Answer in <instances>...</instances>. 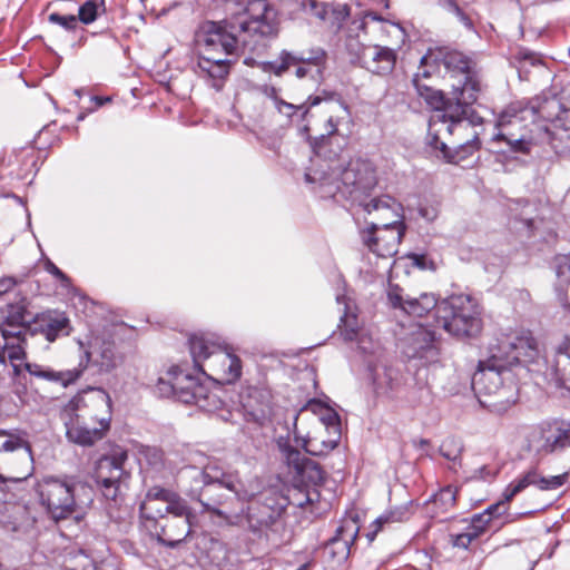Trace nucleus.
<instances>
[{
    "instance_id": "09e8293b",
    "label": "nucleus",
    "mask_w": 570,
    "mask_h": 570,
    "mask_svg": "<svg viewBox=\"0 0 570 570\" xmlns=\"http://www.w3.org/2000/svg\"><path fill=\"white\" fill-rule=\"evenodd\" d=\"M27 305L26 298H21L14 304H9L2 323L28 324V321L26 320Z\"/></svg>"
},
{
    "instance_id": "6e6d98bb",
    "label": "nucleus",
    "mask_w": 570,
    "mask_h": 570,
    "mask_svg": "<svg viewBox=\"0 0 570 570\" xmlns=\"http://www.w3.org/2000/svg\"><path fill=\"white\" fill-rule=\"evenodd\" d=\"M302 8L305 12L314 17L326 20L328 16V3L318 2L317 0H302Z\"/></svg>"
},
{
    "instance_id": "ddd939ff",
    "label": "nucleus",
    "mask_w": 570,
    "mask_h": 570,
    "mask_svg": "<svg viewBox=\"0 0 570 570\" xmlns=\"http://www.w3.org/2000/svg\"><path fill=\"white\" fill-rule=\"evenodd\" d=\"M185 501L171 490L161 487L150 488L139 507L145 528L157 530V523L171 512H180Z\"/></svg>"
},
{
    "instance_id": "13d9d810",
    "label": "nucleus",
    "mask_w": 570,
    "mask_h": 570,
    "mask_svg": "<svg viewBox=\"0 0 570 570\" xmlns=\"http://www.w3.org/2000/svg\"><path fill=\"white\" fill-rule=\"evenodd\" d=\"M24 342H7L3 345L6 351V360L9 358L11 363L17 361H22L26 357V352L23 347Z\"/></svg>"
},
{
    "instance_id": "f257e3e1",
    "label": "nucleus",
    "mask_w": 570,
    "mask_h": 570,
    "mask_svg": "<svg viewBox=\"0 0 570 570\" xmlns=\"http://www.w3.org/2000/svg\"><path fill=\"white\" fill-rule=\"evenodd\" d=\"M195 492L205 511L227 522L243 512L244 503L254 495L244 489L237 472H227L214 461L195 469Z\"/></svg>"
},
{
    "instance_id": "052dcab7",
    "label": "nucleus",
    "mask_w": 570,
    "mask_h": 570,
    "mask_svg": "<svg viewBox=\"0 0 570 570\" xmlns=\"http://www.w3.org/2000/svg\"><path fill=\"white\" fill-rule=\"evenodd\" d=\"M140 454L153 468H158L163 464L164 453L158 448L146 446L140 451Z\"/></svg>"
},
{
    "instance_id": "f8f14e48",
    "label": "nucleus",
    "mask_w": 570,
    "mask_h": 570,
    "mask_svg": "<svg viewBox=\"0 0 570 570\" xmlns=\"http://www.w3.org/2000/svg\"><path fill=\"white\" fill-rule=\"evenodd\" d=\"M31 452L20 438H11L0 445V481L21 483L31 474Z\"/></svg>"
},
{
    "instance_id": "69168bd1",
    "label": "nucleus",
    "mask_w": 570,
    "mask_h": 570,
    "mask_svg": "<svg viewBox=\"0 0 570 570\" xmlns=\"http://www.w3.org/2000/svg\"><path fill=\"white\" fill-rule=\"evenodd\" d=\"M276 109L286 115L287 117H292L296 110L302 109V106H295L293 104H288L284 100H276Z\"/></svg>"
},
{
    "instance_id": "8fccbe9b",
    "label": "nucleus",
    "mask_w": 570,
    "mask_h": 570,
    "mask_svg": "<svg viewBox=\"0 0 570 570\" xmlns=\"http://www.w3.org/2000/svg\"><path fill=\"white\" fill-rule=\"evenodd\" d=\"M340 328L345 341L357 338L358 322L356 315L345 309L344 315L341 317Z\"/></svg>"
},
{
    "instance_id": "774afa93",
    "label": "nucleus",
    "mask_w": 570,
    "mask_h": 570,
    "mask_svg": "<svg viewBox=\"0 0 570 570\" xmlns=\"http://www.w3.org/2000/svg\"><path fill=\"white\" fill-rule=\"evenodd\" d=\"M494 475H495L494 471L490 470L487 465H483L474 471V474L472 478L485 480V479L493 478Z\"/></svg>"
},
{
    "instance_id": "2eb2a0df",
    "label": "nucleus",
    "mask_w": 570,
    "mask_h": 570,
    "mask_svg": "<svg viewBox=\"0 0 570 570\" xmlns=\"http://www.w3.org/2000/svg\"><path fill=\"white\" fill-rule=\"evenodd\" d=\"M311 106L325 102L323 107L324 122L322 126V142L314 146L317 158L323 156L325 136L330 137L338 134V127L350 119V109L342 100L341 96L334 91H322L317 96L308 97Z\"/></svg>"
},
{
    "instance_id": "6e6552de",
    "label": "nucleus",
    "mask_w": 570,
    "mask_h": 570,
    "mask_svg": "<svg viewBox=\"0 0 570 570\" xmlns=\"http://www.w3.org/2000/svg\"><path fill=\"white\" fill-rule=\"evenodd\" d=\"M382 32L390 38L396 47L404 43L406 33L404 29L394 22H390L373 11H366L361 19L352 21L345 41V47L348 53L360 63L363 58V52L372 46L365 43V37L368 32Z\"/></svg>"
},
{
    "instance_id": "de8ad7c7",
    "label": "nucleus",
    "mask_w": 570,
    "mask_h": 570,
    "mask_svg": "<svg viewBox=\"0 0 570 570\" xmlns=\"http://www.w3.org/2000/svg\"><path fill=\"white\" fill-rule=\"evenodd\" d=\"M0 332L4 340V343L7 342H26V335L29 332V325L28 324H19V323H0Z\"/></svg>"
},
{
    "instance_id": "6ab92c4d",
    "label": "nucleus",
    "mask_w": 570,
    "mask_h": 570,
    "mask_svg": "<svg viewBox=\"0 0 570 570\" xmlns=\"http://www.w3.org/2000/svg\"><path fill=\"white\" fill-rule=\"evenodd\" d=\"M245 13L248 20H236L243 33L267 37L276 32V13L266 0L249 1Z\"/></svg>"
},
{
    "instance_id": "f3484780",
    "label": "nucleus",
    "mask_w": 570,
    "mask_h": 570,
    "mask_svg": "<svg viewBox=\"0 0 570 570\" xmlns=\"http://www.w3.org/2000/svg\"><path fill=\"white\" fill-rule=\"evenodd\" d=\"M497 350L494 354H498L499 360L508 366L533 363L540 356L535 338L530 332L524 331L501 340Z\"/></svg>"
},
{
    "instance_id": "e2e57ef3",
    "label": "nucleus",
    "mask_w": 570,
    "mask_h": 570,
    "mask_svg": "<svg viewBox=\"0 0 570 570\" xmlns=\"http://www.w3.org/2000/svg\"><path fill=\"white\" fill-rule=\"evenodd\" d=\"M503 499H505V498L503 497ZM507 502H508L507 500H503L502 502H498L495 504H492L484 512L475 514L474 517H481L482 515V519H483V521L485 523V530H487L489 524H490V522H491V520H492V517L494 514L500 515L503 512H505V509H507L505 508V503Z\"/></svg>"
},
{
    "instance_id": "4c0bfd02",
    "label": "nucleus",
    "mask_w": 570,
    "mask_h": 570,
    "mask_svg": "<svg viewBox=\"0 0 570 570\" xmlns=\"http://www.w3.org/2000/svg\"><path fill=\"white\" fill-rule=\"evenodd\" d=\"M546 374L558 387L570 391V352L559 348Z\"/></svg>"
},
{
    "instance_id": "4be33fe9",
    "label": "nucleus",
    "mask_w": 570,
    "mask_h": 570,
    "mask_svg": "<svg viewBox=\"0 0 570 570\" xmlns=\"http://www.w3.org/2000/svg\"><path fill=\"white\" fill-rule=\"evenodd\" d=\"M403 353L409 358H419L425 364L439 361L440 348L435 335L429 328L417 325L405 338Z\"/></svg>"
},
{
    "instance_id": "c85d7f7f",
    "label": "nucleus",
    "mask_w": 570,
    "mask_h": 570,
    "mask_svg": "<svg viewBox=\"0 0 570 570\" xmlns=\"http://www.w3.org/2000/svg\"><path fill=\"white\" fill-rule=\"evenodd\" d=\"M232 59L217 57L216 55H200L197 61L196 72L216 91L224 88L229 75Z\"/></svg>"
},
{
    "instance_id": "37998d69",
    "label": "nucleus",
    "mask_w": 570,
    "mask_h": 570,
    "mask_svg": "<svg viewBox=\"0 0 570 570\" xmlns=\"http://www.w3.org/2000/svg\"><path fill=\"white\" fill-rule=\"evenodd\" d=\"M247 521L252 532L262 533L275 523L276 517L269 507L259 505L249 510Z\"/></svg>"
},
{
    "instance_id": "a878e982",
    "label": "nucleus",
    "mask_w": 570,
    "mask_h": 570,
    "mask_svg": "<svg viewBox=\"0 0 570 570\" xmlns=\"http://www.w3.org/2000/svg\"><path fill=\"white\" fill-rule=\"evenodd\" d=\"M481 124L482 118L480 117V122L472 124L470 129L462 130L461 132H454L452 136H458L459 139L458 141H453V149L449 148L445 142L439 141L436 136L433 138L431 144L443 153L444 158L449 163L459 164L480 149V134L475 130V127Z\"/></svg>"
},
{
    "instance_id": "58836bf2",
    "label": "nucleus",
    "mask_w": 570,
    "mask_h": 570,
    "mask_svg": "<svg viewBox=\"0 0 570 570\" xmlns=\"http://www.w3.org/2000/svg\"><path fill=\"white\" fill-rule=\"evenodd\" d=\"M175 397L185 404H195L197 394L205 392V385L187 374L175 376Z\"/></svg>"
},
{
    "instance_id": "cd10ccee",
    "label": "nucleus",
    "mask_w": 570,
    "mask_h": 570,
    "mask_svg": "<svg viewBox=\"0 0 570 570\" xmlns=\"http://www.w3.org/2000/svg\"><path fill=\"white\" fill-rule=\"evenodd\" d=\"M60 419L66 428L67 439L75 444L90 446L101 440L106 434L102 428L91 425L89 422L78 419L76 415H71V413L63 409L60 412Z\"/></svg>"
},
{
    "instance_id": "2f4dec72",
    "label": "nucleus",
    "mask_w": 570,
    "mask_h": 570,
    "mask_svg": "<svg viewBox=\"0 0 570 570\" xmlns=\"http://www.w3.org/2000/svg\"><path fill=\"white\" fill-rule=\"evenodd\" d=\"M358 533V527L355 521H345L337 530L335 535L328 541L326 549L333 557L340 560L346 559L350 553L351 544Z\"/></svg>"
},
{
    "instance_id": "1a4fd4ad",
    "label": "nucleus",
    "mask_w": 570,
    "mask_h": 570,
    "mask_svg": "<svg viewBox=\"0 0 570 570\" xmlns=\"http://www.w3.org/2000/svg\"><path fill=\"white\" fill-rule=\"evenodd\" d=\"M237 32L242 31L234 20L204 22L196 35L202 55H216L217 57L237 55L239 49Z\"/></svg>"
},
{
    "instance_id": "aec40b11",
    "label": "nucleus",
    "mask_w": 570,
    "mask_h": 570,
    "mask_svg": "<svg viewBox=\"0 0 570 570\" xmlns=\"http://www.w3.org/2000/svg\"><path fill=\"white\" fill-rule=\"evenodd\" d=\"M298 414L293 417V434L295 441L301 445L306 453L315 456L326 455L334 450L340 440L341 434L336 433V430L327 432L322 425H313L312 432L303 435L297 426Z\"/></svg>"
},
{
    "instance_id": "393cba45",
    "label": "nucleus",
    "mask_w": 570,
    "mask_h": 570,
    "mask_svg": "<svg viewBox=\"0 0 570 570\" xmlns=\"http://www.w3.org/2000/svg\"><path fill=\"white\" fill-rule=\"evenodd\" d=\"M391 305L402 309L410 316L423 317L432 309H438L439 303L432 293H421L419 296L404 294L397 285H391L387 292Z\"/></svg>"
},
{
    "instance_id": "5701e85b",
    "label": "nucleus",
    "mask_w": 570,
    "mask_h": 570,
    "mask_svg": "<svg viewBox=\"0 0 570 570\" xmlns=\"http://www.w3.org/2000/svg\"><path fill=\"white\" fill-rule=\"evenodd\" d=\"M239 402L247 420L264 425L272 414V394L264 386L248 385L239 393Z\"/></svg>"
},
{
    "instance_id": "0e129e2a",
    "label": "nucleus",
    "mask_w": 570,
    "mask_h": 570,
    "mask_svg": "<svg viewBox=\"0 0 570 570\" xmlns=\"http://www.w3.org/2000/svg\"><path fill=\"white\" fill-rule=\"evenodd\" d=\"M157 391L161 396H175L176 384L174 382L166 381L164 379H159L157 383Z\"/></svg>"
},
{
    "instance_id": "4d7b16f0",
    "label": "nucleus",
    "mask_w": 570,
    "mask_h": 570,
    "mask_svg": "<svg viewBox=\"0 0 570 570\" xmlns=\"http://www.w3.org/2000/svg\"><path fill=\"white\" fill-rule=\"evenodd\" d=\"M302 8L305 12L314 17L326 20L328 16V3L318 2L317 0H302Z\"/></svg>"
},
{
    "instance_id": "39448f33",
    "label": "nucleus",
    "mask_w": 570,
    "mask_h": 570,
    "mask_svg": "<svg viewBox=\"0 0 570 570\" xmlns=\"http://www.w3.org/2000/svg\"><path fill=\"white\" fill-rule=\"evenodd\" d=\"M189 348L195 366L223 384L235 383L242 375L237 355L204 335H193Z\"/></svg>"
},
{
    "instance_id": "4468645a",
    "label": "nucleus",
    "mask_w": 570,
    "mask_h": 570,
    "mask_svg": "<svg viewBox=\"0 0 570 570\" xmlns=\"http://www.w3.org/2000/svg\"><path fill=\"white\" fill-rule=\"evenodd\" d=\"M325 62L326 53L320 48L301 55L283 51L279 56V62H267L264 70L273 72L276 76H281L291 68H294L295 76L299 79L307 76L318 79L322 77Z\"/></svg>"
},
{
    "instance_id": "7c9ffc66",
    "label": "nucleus",
    "mask_w": 570,
    "mask_h": 570,
    "mask_svg": "<svg viewBox=\"0 0 570 570\" xmlns=\"http://www.w3.org/2000/svg\"><path fill=\"white\" fill-rule=\"evenodd\" d=\"M396 53L393 48L372 45L363 52L360 65L375 75H387L395 66Z\"/></svg>"
},
{
    "instance_id": "c9c22d12",
    "label": "nucleus",
    "mask_w": 570,
    "mask_h": 570,
    "mask_svg": "<svg viewBox=\"0 0 570 570\" xmlns=\"http://www.w3.org/2000/svg\"><path fill=\"white\" fill-rule=\"evenodd\" d=\"M23 367L36 377L57 382L62 386H68L69 384L76 382L85 368L82 363H80L79 367L66 371H53L35 363H24Z\"/></svg>"
},
{
    "instance_id": "72a5a7b5",
    "label": "nucleus",
    "mask_w": 570,
    "mask_h": 570,
    "mask_svg": "<svg viewBox=\"0 0 570 570\" xmlns=\"http://www.w3.org/2000/svg\"><path fill=\"white\" fill-rule=\"evenodd\" d=\"M570 446V421L550 424L542 431L540 451L553 453Z\"/></svg>"
},
{
    "instance_id": "338daca9",
    "label": "nucleus",
    "mask_w": 570,
    "mask_h": 570,
    "mask_svg": "<svg viewBox=\"0 0 570 570\" xmlns=\"http://www.w3.org/2000/svg\"><path fill=\"white\" fill-rule=\"evenodd\" d=\"M16 284L17 282L12 277L0 278V296L11 291Z\"/></svg>"
},
{
    "instance_id": "680f3d73",
    "label": "nucleus",
    "mask_w": 570,
    "mask_h": 570,
    "mask_svg": "<svg viewBox=\"0 0 570 570\" xmlns=\"http://www.w3.org/2000/svg\"><path fill=\"white\" fill-rule=\"evenodd\" d=\"M49 21L61 26L66 30H73L78 24V18L73 14L50 13Z\"/></svg>"
},
{
    "instance_id": "5fc2aeb1",
    "label": "nucleus",
    "mask_w": 570,
    "mask_h": 570,
    "mask_svg": "<svg viewBox=\"0 0 570 570\" xmlns=\"http://www.w3.org/2000/svg\"><path fill=\"white\" fill-rule=\"evenodd\" d=\"M101 4L96 0L86 1L80 8L78 13V21H81L85 24H89L94 22L97 18L98 8Z\"/></svg>"
},
{
    "instance_id": "20e7f679",
    "label": "nucleus",
    "mask_w": 570,
    "mask_h": 570,
    "mask_svg": "<svg viewBox=\"0 0 570 570\" xmlns=\"http://www.w3.org/2000/svg\"><path fill=\"white\" fill-rule=\"evenodd\" d=\"M342 165L337 155L318 160L316 167L305 175L306 180L333 185L336 189L341 188V183L354 199H357L358 195L366 194L377 184L375 167L370 160L354 159L343 169Z\"/></svg>"
},
{
    "instance_id": "79ce46f5",
    "label": "nucleus",
    "mask_w": 570,
    "mask_h": 570,
    "mask_svg": "<svg viewBox=\"0 0 570 570\" xmlns=\"http://www.w3.org/2000/svg\"><path fill=\"white\" fill-rule=\"evenodd\" d=\"M86 357L105 372H109L117 364L115 344L111 342H102L99 347L86 352Z\"/></svg>"
},
{
    "instance_id": "7ed1b4c3",
    "label": "nucleus",
    "mask_w": 570,
    "mask_h": 570,
    "mask_svg": "<svg viewBox=\"0 0 570 570\" xmlns=\"http://www.w3.org/2000/svg\"><path fill=\"white\" fill-rule=\"evenodd\" d=\"M498 354L480 361L472 387L480 403L495 413L507 412L518 400V386L509 366Z\"/></svg>"
},
{
    "instance_id": "3c124183",
    "label": "nucleus",
    "mask_w": 570,
    "mask_h": 570,
    "mask_svg": "<svg viewBox=\"0 0 570 570\" xmlns=\"http://www.w3.org/2000/svg\"><path fill=\"white\" fill-rule=\"evenodd\" d=\"M350 9L343 3H328V16L326 20L331 22L333 27L340 28L342 22L348 17Z\"/></svg>"
},
{
    "instance_id": "e433bc0d",
    "label": "nucleus",
    "mask_w": 570,
    "mask_h": 570,
    "mask_svg": "<svg viewBox=\"0 0 570 570\" xmlns=\"http://www.w3.org/2000/svg\"><path fill=\"white\" fill-rule=\"evenodd\" d=\"M41 333L49 342L56 341L61 335L70 332V321L60 312H47L38 318Z\"/></svg>"
},
{
    "instance_id": "f03ea898",
    "label": "nucleus",
    "mask_w": 570,
    "mask_h": 570,
    "mask_svg": "<svg viewBox=\"0 0 570 570\" xmlns=\"http://www.w3.org/2000/svg\"><path fill=\"white\" fill-rule=\"evenodd\" d=\"M413 82L417 92L439 114L430 121V130L436 134L442 131L453 135L471 128L472 124H479L480 117L474 114L471 106L476 101L475 85L462 79L451 83V96L445 98L443 92L425 86H421L415 77Z\"/></svg>"
},
{
    "instance_id": "a19ab883",
    "label": "nucleus",
    "mask_w": 570,
    "mask_h": 570,
    "mask_svg": "<svg viewBox=\"0 0 570 570\" xmlns=\"http://www.w3.org/2000/svg\"><path fill=\"white\" fill-rule=\"evenodd\" d=\"M458 489L452 485L442 488L429 502L428 509L433 518L450 512L456 502Z\"/></svg>"
},
{
    "instance_id": "c03bdc74",
    "label": "nucleus",
    "mask_w": 570,
    "mask_h": 570,
    "mask_svg": "<svg viewBox=\"0 0 570 570\" xmlns=\"http://www.w3.org/2000/svg\"><path fill=\"white\" fill-rule=\"evenodd\" d=\"M410 510L406 505H400L384 512L373 522L372 527H374V531L372 534H368L370 540L374 539V535L382 529L384 524L403 522L410 518Z\"/></svg>"
},
{
    "instance_id": "a18cd8bd",
    "label": "nucleus",
    "mask_w": 570,
    "mask_h": 570,
    "mask_svg": "<svg viewBox=\"0 0 570 570\" xmlns=\"http://www.w3.org/2000/svg\"><path fill=\"white\" fill-rule=\"evenodd\" d=\"M277 445L286 463L293 466L296 473L309 461V459L304 458L301 452L292 446L284 438L277 440Z\"/></svg>"
},
{
    "instance_id": "9b49d317",
    "label": "nucleus",
    "mask_w": 570,
    "mask_h": 570,
    "mask_svg": "<svg viewBox=\"0 0 570 570\" xmlns=\"http://www.w3.org/2000/svg\"><path fill=\"white\" fill-rule=\"evenodd\" d=\"M127 459V452L117 449L111 454L100 458L96 464L95 479L107 500L118 502L127 489L129 473L124 468Z\"/></svg>"
},
{
    "instance_id": "dca6fc26",
    "label": "nucleus",
    "mask_w": 570,
    "mask_h": 570,
    "mask_svg": "<svg viewBox=\"0 0 570 570\" xmlns=\"http://www.w3.org/2000/svg\"><path fill=\"white\" fill-rule=\"evenodd\" d=\"M535 109L522 106L521 102L511 104L499 117L498 128L500 131L494 136V140H503L514 153H529L533 141L525 134H514L509 127L520 124L528 118H533Z\"/></svg>"
},
{
    "instance_id": "473e14b6",
    "label": "nucleus",
    "mask_w": 570,
    "mask_h": 570,
    "mask_svg": "<svg viewBox=\"0 0 570 570\" xmlns=\"http://www.w3.org/2000/svg\"><path fill=\"white\" fill-rule=\"evenodd\" d=\"M301 478V481L306 483V485H312V489H307L304 498L295 499V504L298 507H304L306 503H313L318 500L320 492L316 487L321 485L324 481V471L322 468L314 461L309 460L305 463V465L297 472Z\"/></svg>"
},
{
    "instance_id": "f704fd0d",
    "label": "nucleus",
    "mask_w": 570,
    "mask_h": 570,
    "mask_svg": "<svg viewBox=\"0 0 570 570\" xmlns=\"http://www.w3.org/2000/svg\"><path fill=\"white\" fill-rule=\"evenodd\" d=\"M306 412H311L315 416L314 425H322L327 432L336 430V433L341 434L340 416L333 409L325 406L320 401L312 400L299 410L298 417Z\"/></svg>"
},
{
    "instance_id": "ea45409f",
    "label": "nucleus",
    "mask_w": 570,
    "mask_h": 570,
    "mask_svg": "<svg viewBox=\"0 0 570 570\" xmlns=\"http://www.w3.org/2000/svg\"><path fill=\"white\" fill-rule=\"evenodd\" d=\"M485 532V523L481 517H473L461 533H451L450 542L453 547L468 549L469 546Z\"/></svg>"
},
{
    "instance_id": "0eeeda50",
    "label": "nucleus",
    "mask_w": 570,
    "mask_h": 570,
    "mask_svg": "<svg viewBox=\"0 0 570 570\" xmlns=\"http://www.w3.org/2000/svg\"><path fill=\"white\" fill-rule=\"evenodd\" d=\"M77 490V484L51 476L41 480L37 487L40 503L55 522L70 517L77 522L82 520L83 514L78 510Z\"/></svg>"
},
{
    "instance_id": "a211bd4d",
    "label": "nucleus",
    "mask_w": 570,
    "mask_h": 570,
    "mask_svg": "<svg viewBox=\"0 0 570 570\" xmlns=\"http://www.w3.org/2000/svg\"><path fill=\"white\" fill-rule=\"evenodd\" d=\"M191 510L185 501L181 504L180 512H171L165 519L157 523L155 532L158 541L163 544L175 548L190 534Z\"/></svg>"
},
{
    "instance_id": "bb28decb",
    "label": "nucleus",
    "mask_w": 570,
    "mask_h": 570,
    "mask_svg": "<svg viewBox=\"0 0 570 570\" xmlns=\"http://www.w3.org/2000/svg\"><path fill=\"white\" fill-rule=\"evenodd\" d=\"M570 478L569 472L559 475L541 476L537 470H529L522 476L511 482L503 491L507 501H511L518 493L522 492L529 485H535L542 491L557 490L562 487Z\"/></svg>"
},
{
    "instance_id": "9d476101",
    "label": "nucleus",
    "mask_w": 570,
    "mask_h": 570,
    "mask_svg": "<svg viewBox=\"0 0 570 570\" xmlns=\"http://www.w3.org/2000/svg\"><path fill=\"white\" fill-rule=\"evenodd\" d=\"M71 415L78 416L91 425L108 431L111 421V399L102 389H92L73 396L62 407Z\"/></svg>"
},
{
    "instance_id": "49530a36",
    "label": "nucleus",
    "mask_w": 570,
    "mask_h": 570,
    "mask_svg": "<svg viewBox=\"0 0 570 570\" xmlns=\"http://www.w3.org/2000/svg\"><path fill=\"white\" fill-rule=\"evenodd\" d=\"M194 405L198 406L203 411L214 413L223 410L225 403L215 391L205 386V392L197 394Z\"/></svg>"
},
{
    "instance_id": "864d4df0",
    "label": "nucleus",
    "mask_w": 570,
    "mask_h": 570,
    "mask_svg": "<svg viewBox=\"0 0 570 570\" xmlns=\"http://www.w3.org/2000/svg\"><path fill=\"white\" fill-rule=\"evenodd\" d=\"M440 452L445 459L454 463L460 461L462 453V444L455 439H446L440 446Z\"/></svg>"
},
{
    "instance_id": "c756f323",
    "label": "nucleus",
    "mask_w": 570,
    "mask_h": 570,
    "mask_svg": "<svg viewBox=\"0 0 570 570\" xmlns=\"http://www.w3.org/2000/svg\"><path fill=\"white\" fill-rule=\"evenodd\" d=\"M441 61L446 69L451 83L462 79V85L473 82L475 85L476 96L480 91V83L472 72V61L464 53L456 50H446L442 53Z\"/></svg>"
},
{
    "instance_id": "412c9836",
    "label": "nucleus",
    "mask_w": 570,
    "mask_h": 570,
    "mask_svg": "<svg viewBox=\"0 0 570 570\" xmlns=\"http://www.w3.org/2000/svg\"><path fill=\"white\" fill-rule=\"evenodd\" d=\"M405 226L377 227L370 226L362 232V239L368 249L379 257H393L404 235Z\"/></svg>"
},
{
    "instance_id": "423d86ee",
    "label": "nucleus",
    "mask_w": 570,
    "mask_h": 570,
    "mask_svg": "<svg viewBox=\"0 0 570 570\" xmlns=\"http://www.w3.org/2000/svg\"><path fill=\"white\" fill-rule=\"evenodd\" d=\"M481 307L468 294H454L439 303L436 321L449 334L458 337L475 336L482 328Z\"/></svg>"
},
{
    "instance_id": "b1692460",
    "label": "nucleus",
    "mask_w": 570,
    "mask_h": 570,
    "mask_svg": "<svg viewBox=\"0 0 570 570\" xmlns=\"http://www.w3.org/2000/svg\"><path fill=\"white\" fill-rule=\"evenodd\" d=\"M360 205L367 215L372 216V220L368 222V225L372 226V228L381 226H404L402 222V206L390 196L385 195L379 198H372L368 202L361 203Z\"/></svg>"
},
{
    "instance_id": "bf43d9fd",
    "label": "nucleus",
    "mask_w": 570,
    "mask_h": 570,
    "mask_svg": "<svg viewBox=\"0 0 570 570\" xmlns=\"http://www.w3.org/2000/svg\"><path fill=\"white\" fill-rule=\"evenodd\" d=\"M7 511L10 512L12 520L3 521L7 525H11L13 531H17L26 518V509L19 504H10L7 507Z\"/></svg>"
},
{
    "instance_id": "603ef678",
    "label": "nucleus",
    "mask_w": 570,
    "mask_h": 570,
    "mask_svg": "<svg viewBox=\"0 0 570 570\" xmlns=\"http://www.w3.org/2000/svg\"><path fill=\"white\" fill-rule=\"evenodd\" d=\"M554 269L557 278L562 284L570 283V254L559 255L554 258Z\"/></svg>"
}]
</instances>
